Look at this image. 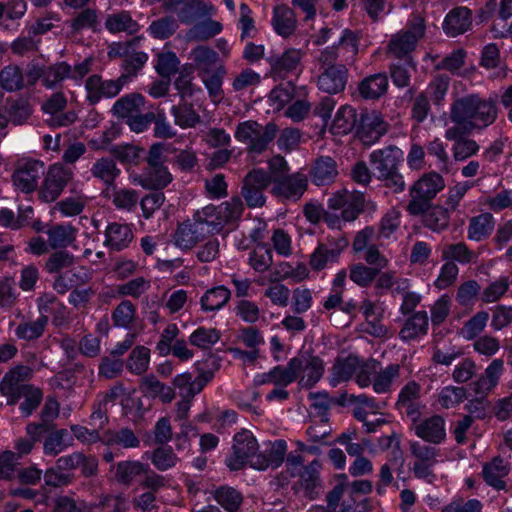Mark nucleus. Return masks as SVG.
Returning <instances> with one entry per match:
<instances>
[{
	"label": "nucleus",
	"mask_w": 512,
	"mask_h": 512,
	"mask_svg": "<svg viewBox=\"0 0 512 512\" xmlns=\"http://www.w3.org/2000/svg\"><path fill=\"white\" fill-rule=\"evenodd\" d=\"M496 97H482L471 93L457 98L450 108V120L454 126L445 131L446 139L471 134L492 125L498 117Z\"/></svg>",
	"instance_id": "obj_1"
},
{
	"label": "nucleus",
	"mask_w": 512,
	"mask_h": 512,
	"mask_svg": "<svg viewBox=\"0 0 512 512\" xmlns=\"http://www.w3.org/2000/svg\"><path fill=\"white\" fill-rule=\"evenodd\" d=\"M402 156L403 152L394 145L374 150L369 155L377 179L394 193H400L405 189L404 178L399 172Z\"/></svg>",
	"instance_id": "obj_2"
},
{
	"label": "nucleus",
	"mask_w": 512,
	"mask_h": 512,
	"mask_svg": "<svg viewBox=\"0 0 512 512\" xmlns=\"http://www.w3.org/2000/svg\"><path fill=\"white\" fill-rule=\"evenodd\" d=\"M445 188L444 178L437 172L423 174L409 188L410 201L407 212L412 216L423 215L431 207L432 200Z\"/></svg>",
	"instance_id": "obj_3"
},
{
	"label": "nucleus",
	"mask_w": 512,
	"mask_h": 512,
	"mask_svg": "<svg viewBox=\"0 0 512 512\" xmlns=\"http://www.w3.org/2000/svg\"><path fill=\"white\" fill-rule=\"evenodd\" d=\"M426 26L424 18L413 15L408 21L407 28L393 35L387 46V54L390 57L405 59L408 65L413 66L410 54L415 50L416 45L425 34Z\"/></svg>",
	"instance_id": "obj_4"
},
{
	"label": "nucleus",
	"mask_w": 512,
	"mask_h": 512,
	"mask_svg": "<svg viewBox=\"0 0 512 512\" xmlns=\"http://www.w3.org/2000/svg\"><path fill=\"white\" fill-rule=\"evenodd\" d=\"M243 209L242 200L234 197L219 206L208 205L197 211L194 216L204 225L207 234H213L219 232L227 223L240 218Z\"/></svg>",
	"instance_id": "obj_5"
},
{
	"label": "nucleus",
	"mask_w": 512,
	"mask_h": 512,
	"mask_svg": "<svg viewBox=\"0 0 512 512\" xmlns=\"http://www.w3.org/2000/svg\"><path fill=\"white\" fill-rule=\"evenodd\" d=\"M277 132L275 123L270 122L262 126L256 121L247 120L237 125L234 136L236 140L247 144L250 152L261 153L266 150Z\"/></svg>",
	"instance_id": "obj_6"
},
{
	"label": "nucleus",
	"mask_w": 512,
	"mask_h": 512,
	"mask_svg": "<svg viewBox=\"0 0 512 512\" xmlns=\"http://www.w3.org/2000/svg\"><path fill=\"white\" fill-rule=\"evenodd\" d=\"M44 179L38 188V198L45 202H54L73 179V170L63 163H54L44 171Z\"/></svg>",
	"instance_id": "obj_7"
},
{
	"label": "nucleus",
	"mask_w": 512,
	"mask_h": 512,
	"mask_svg": "<svg viewBox=\"0 0 512 512\" xmlns=\"http://www.w3.org/2000/svg\"><path fill=\"white\" fill-rule=\"evenodd\" d=\"M92 64L93 58L87 57L74 66L64 61L44 66L43 86L47 89H55L65 79L80 80L91 71Z\"/></svg>",
	"instance_id": "obj_8"
},
{
	"label": "nucleus",
	"mask_w": 512,
	"mask_h": 512,
	"mask_svg": "<svg viewBox=\"0 0 512 512\" xmlns=\"http://www.w3.org/2000/svg\"><path fill=\"white\" fill-rule=\"evenodd\" d=\"M127 83L128 75H120L116 79H104L99 74L90 75L85 80L86 101L90 105H96L102 99L114 98Z\"/></svg>",
	"instance_id": "obj_9"
},
{
	"label": "nucleus",
	"mask_w": 512,
	"mask_h": 512,
	"mask_svg": "<svg viewBox=\"0 0 512 512\" xmlns=\"http://www.w3.org/2000/svg\"><path fill=\"white\" fill-rule=\"evenodd\" d=\"M259 445L249 430L243 429L233 438L232 454L227 458V466L231 470H240L256 456Z\"/></svg>",
	"instance_id": "obj_10"
},
{
	"label": "nucleus",
	"mask_w": 512,
	"mask_h": 512,
	"mask_svg": "<svg viewBox=\"0 0 512 512\" xmlns=\"http://www.w3.org/2000/svg\"><path fill=\"white\" fill-rule=\"evenodd\" d=\"M45 164L37 159H24L18 162L13 174L14 186L23 193H31L40 186L39 180L44 175Z\"/></svg>",
	"instance_id": "obj_11"
},
{
	"label": "nucleus",
	"mask_w": 512,
	"mask_h": 512,
	"mask_svg": "<svg viewBox=\"0 0 512 512\" xmlns=\"http://www.w3.org/2000/svg\"><path fill=\"white\" fill-rule=\"evenodd\" d=\"M389 124L377 111H365L360 114L356 126V135L367 146L376 143L388 131Z\"/></svg>",
	"instance_id": "obj_12"
},
{
	"label": "nucleus",
	"mask_w": 512,
	"mask_h": 512,
	"mask_svg": "<svg viewBox=\"0 0 512 512\" xmlns=\"http://www.w3.org/2000/svg\"><path fill=\"white\" fill-rule=\"evenodd\" d=\"M270 183V177L262 169H253L244 177L241 193L248 207L255 208L264 205L263 192Z\"/></svg>",
	"instance_id": "obj_13"
},
{
	"label": "nucleus",
	"mask_w": 512,
	"mask_h": 512,
	"mask_svg": "<svg viewBox=\"0 0 512 512\" xmlns=\"http://www.w3.org/2000/svg\"><path fill=\"white\" fill-rule=\"evenodd\" d=\"M409 447L411 455L415 458L412 467L414 476L419 479L433 477V467L437 463L439 449L419 441H411Z\"/></svg>",
	"instance_id": "obj_14"
},
{
	"label": "nucleus",
	"mask_w": 512,
	"mask_h": 512,
	"mask_svg": "<svg viewBox=\"0 0 512 512\" xmlns=\"http://www.w3.org/2000/svg\"><path fill=\"white\" fill-rule=\"evenodd\" d=\"M31 375L32 370L23 365L16 366L5 374L0 383V392L7 397L8 404H16L19 401V394L32 386L26 383Z\"/></svg>",
	"instance_id": "obj_15"
},
{
	"label": "nucleus",
	"mask_w": 512,
	"mask_h": 512,
	"mask_svg": "<svg viewBox=\"0 0 512 512\" xmlns=\"http://www.w3.org/2000/svg\"><path fill=\"white\" fill-rule=\"evenodd\" d=\"M67 98L61 91L50 95L42 105V110L51 115L48 120L53 127H67L77 120V113L73 110L62 112L67 106Z\"/></svg>",
	"instance_id": "obj_16"
},
{
	"label": "nucleus",
	"mask_w": 512,
	"mask_h": 512,
	"mask_svg": "<svg viewBox=\"0 0 512 512\" xmlns=\"http://www.w3.org/2000/svg\"><path fill=\"white\" fill-rule=\"evenodd\" d=\"M411 429L417 437L430 444L438 445L446 438V422L440 415L419 419Z\"/></svg>",
	"instance_id": "obj_17"
},
{
	"label": "nucleus",
	"mask_w": 512,
	"mask_h": 512,
	"mask_svg": "<svg viewBox=\"0 0 512 512\" xmlns=\"http://www.w3.org/2000/svg\"><path fill=\"white\" fill-rule=\"evenodd\" d=\"M348 241L339 237L337 240L328 238L325 243H320L310 257V266L314 270H322L327 263L337 261L339 255Z\"/></svg>",
	"instance_id": "obj_18"
},
{
	"label": "nucleus",
	"mask_w": 512,
	"mask_h": 512,
	"mask_svg": "<svg viewBox=\"0 0 512 512\" xmlns=\"http://www.w3.org/2000/svg\"><path fill=\"white\" fill-rule=\"evenodd\" d=\"M297 362L296 377L300 378L299 383L306 388L313 387L323 376L324 364L318 357L300 356L294 357Z\"/></svg>",
	"instance_id": "obj_19"
},
{
	"label": "nucleus",
	"mask_w": 512,
	"mask_h": 512,
	"mask_svg": "<svg viewBox=\"0 0 512 512\" xmlns=\"http://www.w3.org/2000/svg\"><path fill=\"white\" fill-rule=\"evenodd\" d=\"M287 450V444L284 440H276L269 443V446L262 452H259L250 461V466L257 470H266L268 468H278L284 461Z\"/></svg>",
	"instance_id": "obj_20"
},
{
	"label": "nucleus",
	"mask_w": 512,
	"mask_h": 512,
	"mask_svg": "<svg viewBox=\"0 0 512 512\" xmlns=\"http://www.w3.org/2000/svg\"><path fill=\"white\" fill-rule=\"evenodd\" d=\"M304 52L301 49L289 48L281 55L269 59L271 73L279 78H286L299 68Z\"/></svg>",
	"instance_id": "obj_21"
},
{
	"label": "nucleus",
	"mask_w": 512,
	"mask_h": 512,
	"mask_svg": "<svg viewBox=\"0 0 512 512\" xmlns=\"http://www.w3.org/2000/svg\"><path fill=\"white\" fill-rule=\"evenodd\" d=\"M206 235L204 225L193 216V220H187L178 225L173 239L177 247L191 249Z\"/></svg>",
	"instance_id": "obj_22"
},
{
	"label": "nucleus",
	"mask_w": 512,
	"mask_h": 512,
	"mask_svg": "<svg viewBox=\"0 0 512 512\" xmlns=\"http://www.w3.org/2000/svg\"><path fill=\"white\" fill-rule=\"evenodd\" d=\"M510 472V464L500 456L492 458L491 461L483 464L482 476L487 485L496 490H506L505 478Z\"/></svg>",
	"instance_id": "obj_23"
},
{
	"label": "nucleus",
	"mask_w": 512,
	"mask_h": 512,
	"mask_svg": "<svg viewBox=\"0 0 512 512\" xmlns=\"http://www.w3.org/2000/svg\"><path fill=\"white\" fill-rule=\"evenodd\" d=\"M348 70L345 65L325 67L318 77V87L323 92L337 94L345 89Z\"/></svg>",
	"instance_id": "obj_24"
},
{
	"label": "nucleus",
	"mask_w": 512,
	"mask_h": 512,
	"mask_svg": "<svg viewBox=\"0 0 512 512\" xmlns=\"http://www.w3.org/2000/svg\"><path fill=\"white\" fill-rule=\"evenodd\" d=\"M308 179L303 173L297 172L290 176H285L275 183L272 193L276 196H282L287 199H299L307 190Z\"/></svg>",
	"instance_id": "obj_25"
},
{
	"label": "nucleus",
	"mask_w": 512,
	"mask_h": 512,
	"mask_svg": "<svg viewBox=\"0 0 512 512\" xmlns=\"http://www.w3.org/2000/svg\"><path fill=\"white\" fill-rule=\"evenodd\" d=\"M338 175L336 161L330 156H319L311 164L309 176L317 186L331 184Z\"/></svg>",
	"instance_id": "obj_26"
},
{
	"label": "nucleus",
	"mask_w": 512,
	"mask_h": 512,
	"mask_svg": "<svg viewBox=\"0 0 512 512\" xmlns=\"http://www.w3.org/2000/svg\"><path fill=\"white\" fill-rule=\"evenodd\" d=\"M472 25V12L467 7L453 8L445 17L443 30L450 37H456L468 31Z\"/></svg>",
	"instance_id": "obj_27"
},
{
	"label": "nucleus",
	"mask_w": 512,
	"mask_h": 512,
	"mask_svg": "<svg viewBox=\"0 0 512 512\" xmlns=\"http://www.w3.org/2000/svg\"><path fill=\"white\" fill-rule=\"evenodd\" d=\"M104 246L111 251H122L132 242L134 235L129 225L112 222L105 229Z\"/></svg>",
	"instance_id": "obj_28"
},
{
	"label": "nucleus",
	"mask_w": 512,
	"mask_h": 512,
	"mask_svg": "<svg viewBox=\"0 0 512 512\" xmlns=\"http://www.w3.org/2000/svg\"><path fill=\"white\" fill-rule=\"evenodd\" d=\"M388 85L386 73H376L359 82L358 92L365 100H378L387 93Z\"/></svg>",
	"instance_id": "obj_29"
},
{
	"label": "nucleus",
	"mask_w": 512,
	"mask_h": 512,
	"mask_svg": "<svg viewBox=\"0 0 512 512\" xmlns=\"http://www.w3.org/2000/svg\"><path fill=\"white\" fill-rule=\"evenodd\" d=\"M319 468V461L314 460L309 465L303 467V471L298 474L300 477L299 487L303 491L304 496L309 499H315L322 489Z\"/></svg>",
	"instance_id": "obj_30"
},
{
	"label": "nucleus",
	"mask_w": 512,
	"mask_h": 512,
	"mask_svg": "<svg viewBox=\"0 0 512 512\" xmlns=\"http://www.w3.org/2000/svg\"><path fill=\"white\" fill-rule=\"evenodd\" d=\"M429 326L428 315L426 311L414 312L403 324L399 331V338L403 341L416 340L427 334Z\"/></svg>",
	"instance_id": "obj_31"
},
{
	"label": "nucleus",
	"mask_w": 512,
	"mask_h": 512,
	"mask_svg": "<svg viewBox=\"0 0 512 512\" xmlns=\"http://www.w3.org/2000/svg\"><path fill=\"white\" fill-rule=\"evenodd\" d=\"M114 471V479L117 483L130 486L132 482L143 473H146L148 466L136 460H124L111 466Z\"/></svg>",
	"instance_id": "obj_32"
},
{
	"label": "nucleus",
	"mask_w": 512,
	"mask_h": 512,
	"mask_svg": "<svg viewBox=\"0 0 512 512\" xmlns=\"http://www.w3.org/2000/svg\"><path fill=\"white\" fill-rule=\"evenodd\" d=\"M272 26L275 32L283 38L291 36L297 27L296 14L287 5H279L274 8Z\"/></svg>",
	"instance_id": "obj_33"
},
{
	"label": "nucleus",
	"mask_w": 512,
	"mask_h": 512,
	"mask_svg": "<svg viewBox=\"0 0 512 512\" xmlns=\"http://www.w3.org/2000/svg\"><path fill=\"white\" fill-rule=\"evenodd\" d=\"M143 188L160 190L172 181V175L165 165L146 167L144 172L135 178Z\"/></svg>",
	"instance_id": "obj_34"
},
{
	"label": "nucleus",
	"mask_w": 512,
	"mask_h": 512,
	"mask_svg": "<svg viewBox=\"0 0 512 512\" xmlns=\"http://www.w3.org/2000/svg\"><path fill=\"white\" fill-rule=\"evenodd\" d=\"M504 371V361L500 358L492 360L485 368L483 374L474 383L477 394H485L492 391L497 385Z\"/></svg>",
	"instance_id": "obj_35"
},
{
	"label": "nucleus",
	"mask_w": 512,
	"mask_h": 512,
	"mask_svg": "<svg viewBox=\"0 0 512 512\" xmlns=\"http://www.w3.org/2000/svg\"><path fill=\"white\" fill-rule=\"evenodd\" d=\"M103 444L106 446H119L124 449H134L140 446V439L131 428L121 427L104 431Z\"/></svg>",
	"instance_id": "obj_36"
},
{
	"label": "nucleus",
	"mask_w": 512,
	"mask_h": 512,
	"mask_svg": "<svg viewBox=\"0 0 512 512\" xmlns=\"http://www.w3.org/2000/svg\"><path fill=\"white\" fill-rule=\"evenodd\" d=\"M495 219L491 213H481L470 218L467 227V238L480 242L487 239L493 232Z\"/></svg>",
	"instance_id": "obj_37"
},
{
	"label": "nucleus",
	"mask_w": 512,
	"mask_h": 512,
	"mask_svg": "<svg viewBox=\"0 0 512 512\" xmlns=\"http://www.w3.org/2000/svg\"><path fill=\"white\" fill-rule=\"evenodd\" d=\"M105 28L113 34L124 32L128 35H134L140 30V25L132 18L130 12L120 11L107 15Z\"/></svg>",
	"instance_id": "obj_38"
},
{
	"label": "nucleus",
	"mask_w": 512,
	"mask_h": 512,
	"mask_svg": "<svg viewBox=\"0 0 512 512\" xmlns=\"http://www.w3.org/2000/svg\"><path fill=\"white\" fill-rule=\"evenodd\" d=\"M46 234L52 249H63L75 242L77 229L71 224H55L46 231Z\"/></svg>",
	"instance_id": "obj_39"
},
{
	"label": "nucleus",
	"mask_w": 512,
	"mask_h": 512,
	"mask_svg": "<svg viewBox=\"0 0 512 512\" xmlns=\"http://www.w3.org/2000/svg\"><path fill=\"white\" fill-rule=\"evenodd\" d=\"M215 9L209 2L202 0H184L182 6L178 10V19L181 23L190 24L196 18L211 15Z\"/></svg>",
	"instance_id": "obj_40"
},
{
	"label": "nucleus",
	"mask_w": 512,
	"mask_h": 512,
	"mask_svg": "<svg viewBox=\"0 0 512 512\" xmlns=\"http://www.w3.org/2000/svg\"><path fill=\"white\" fill-rule=\"evenodd\" d=\"M145 99L139 93H130L119 98L112 106V113L119 118H129L140 112Z\"/></svg>",
	"instance_id": "obj_41"
},
{
	"label": "nucleus",
	"mask_w": 512,
	"mask_h": 512,
	"mask_svg": "<svg viewBox=\"0 0 512 512\" xmlns=\"http://www.w3.org/2000/svg\"><path fill=\"white\" fill-rule=\"evenodd\" d=\"M190 59L193 61V66L200 76L213 72L218 60V54L208 46L199 45L191 51Z\"/></svg>",
	"instance_id": "obj_42"
},
{
	"label": "nucleus",
	"mask_w": 512,
	"mask_h": 512,
	"mask_svg": "<svg viewBox=\"0 0 512 512\" xmlns=\"http://www.w3.org/2000/svg\"><path fill=\"white\" fill-rule=\"evenodd\" d=\"M90 172L94 178L102 181L108 187L114 186L115 180L121 173L116 162L109 157L97 159L91 166Z\"/></svg>",
	"instance_id": "obj_43"
},
{
	"label": "nucleus",
	"mask_w": 512,
	"mask_h": 512,
	"mask_svg": "<svg viewBox=\"0 0 512 512\" xmlns=\"http://www.w3.org/2000/svg\"><path fill=\"white\" fill-rule=\"evenodd\" d=\"M401 367L397 363L388 365L385 368L380 366L373 378V390L378 394L389 393L395 380L400 377Z\"/></svg>",
	"instance_id": "obj_44"
},
{
	"label": "nucleus",
	"mask_w": 512,
	"mask_h": 512,
	"mask_svg": "<svg viewBox=\"0 0 512 512\" xmlns=\"http://www.w3.org/2000/svg\"><path fill=\"white\" fill-rule=\"evenodd\" d=\"M171 114L175 124L182 129L195 128L201 123V116L188 102L172 106Z\"/></svg>",
	"instance_id": "obj_45"
},
{
	"label": "nucleus",
	"mask_w": 512,
	"mask_h": 512,
	"mask_svg": "<svg viewBox=\"0 0 512 512\" xmlns=\"http://www.w3.org/2000/svg\"><path fill=\"white\" fill-rule=\"evenodd\" d=\"M359 367V358L349 355L345 359L338 360L331 371L330 385L335 387L339 383L348 381Z\"/></svg>",
	"instance_id": "obj_46"
},
{
	"label": "nucleus",
	"mask_w": 512,
	"mask_h": 512,
	"mask_svg": "<svg viewBox=\"0 0 512 512\" xmlns=\"http://www.w3.org/2000/svg\"><path fill=\"white\" fill-rule=\"evenodd\" d=\"M356 111L351 106H342L336 112L331 131L335 135L348 134L357 126Z\"/></svg>",
	"instance_id": "obj_47"
},
{
	"label": "nucleus",
	"mask_w": 512,
	"mask_h": 512,
	"mask_svg": "<svg viewBox=\"0 0 512 512\" xmlns=\"http://www.w3.org/2000/svg\"><path fill=\"white\" fill-rule=\"evenodd\" d=\"M231 292L225 286H217L207 290L200 299L204 311L220 310L229 301Z\"/></svg>",
	"instance_id": "obj_48"
},
{
	"label": "nucleus",
	"mask_w": 512,
	"mask_h": 512,
	"mask_svg": "<svg viewBox=\"0 0 512 512\" xmlns=\"http://www.w3.org/2000/svg\"><path fill=\"white\" fill-rule=\"evenodd\" d=\"M0 87L7 92L20 91L25 87L24 75L21 68L9 64L0 70Z\"/></svg>",
	"instance_id": "obj_49"
},
{
	"label": "nucleus",
	"mask_w": 512,
	"mask_h": 512,
	"mask_svg": "<svg viewBox=\"0 0 512 512\" xmlns=\"http://www.w3.org/2000/svg\"><path fill=\"white\" fill-rule=\"evenodd\" d=\"M48 325V318L38 317L36 320H25L15 329L17 338L25 341H33L43 336Z\"/></svg>",
	"instance_id": "obj_50"
},
{
	"label": "nucleus",
	"mask_w": 512,
	"mask_h": 512,
	"mask_svg": "<svg viewBox=\"0 0 512 512\" xmlns=\"http://www.w3.org/2000/svg\"><path fill=\"white\" fill-rule=\"evenodd\" d=\"M424 216V226L434 232H441L449 226L450 214L449 208L431 204Z\"/></svg>",
	"instance_id": "obj_51"
},
{
	"label": "nucleus",
	"mask_w": 512,
	"mask_h": 512,
	"mask_svg": "<svg viewBox=\"0 0 512 512\" xmlns=\"http://www.w3.org/2000/svg\"><path fill=\"white\" fill-rule=\"evenodd\" d=\"M466 398L467 389L465 387L448 385L439 391L437 403L443 409H452L464 402Z\"/></svg>",
	"instance_id": "obj_52"
},
{
	"label": "nucleus",
	"mask_w": 512,
	"mask_h": 512,
	"mask_svg": "<svg viewBox=\"0 0 512 512\" xmlns=\"http://www.w3.org/2000/svg\"><path fill=\"white\" fill-rule=\"evenodd\" d=\"M214 499L227 512H237L243 502L242 494L229 486H221L215 490Z\"/></svg>",
	"instance_id": "obj_53"
},
{
	"label": "nucleus",
	"mask_w": 512,
	"mask_h": 512,
	"mask_svg": "<svg viewBox=\"0 0 512 512\" xmlns=\"http://www.w3.org/2000/svg\"><path fill=\"white\" fill-rule=\"evenodd\" d=\"M178 27L177 19L172 15H168L152 21L147 30L153 38L165 40L171 37Z\"/></svg>",
	"instance_id": "obj_54"
},
{
	"label": "nucleus",
	"mask_w": 512,
	"mask_h": 512,
	"mask_svg": "<svg viewBox=\"0 0 512 512\" xmlns=\"http://www.w3.org/2000/svg\"><path fill=\"white\" fill-rule=\"evenodd\" d=\"M477 257V254L470 250L463 242L449 244L442 251V258L444 260L457 261L460 264L475 263Z\"/></svg>",
	"instance_id": "obj_55"
},
{
	"label": "nucleus",
	"mask_w": 512,
	"mask_h": 512,
	"mask_svg": "<svg viewBox=\"0 0 512 512\" xmlns=\"http://www.w3.org/2000/svg\"><path fill=\"white\" fill-rule=\"evenodd\" d=\"M449 86L450 77L447 75L438 74L433 77L426 90L422 92L426 93L428 98H431L435 106H442L445 101Z\"/></svg>",
	"instance_id": "obj_56"
},
{
	"label": "nucleus",
	"mask_w": 512,
	"mask_h": 512,
	"mask_svg": "<svg viewBox=\"0 0 512 512\" xmlns=\"http://www.w3.org/2000/svg\"><path fill=\"white\" fill-rule=\"evenodd\" d=\"M222 31V24L213 19H206L195 24L187 33L192 41H206Z\"/></svg>",
	"instance_id": "obj_57"
},
{
	"label": "nucleus",
	"mask_w": 512,
	"mask_h": 512,
	"mask_svg": "<svg viewBox=\"0 0 512 512\" xmlns=\"http://www.w3.org/2000/svg\"><path fill=\"white\" fill-rule=\"evenodd\" d=\"M111 199L117 209L131 212L138 204L139 193L134 189L113 186Z\"/></svg>",
	"instance_id": "obj_58"
},
{
	"label": "nucleus",
	"mask_w": 512,
	"mask_h": 512,
	"mask_svg": "<svg viewBox=\"0 0 512 512\" xmlns=\"http://www.w3.org/2000/svg\"><path fill=\"white\" fill-rule=\"evenodd\" d=\"M220 337V331L216 328L198 327L189 336V342L199 349L207 350L217 343Z\"/></svg>",
	"instance_id": "obj_59"
},
{
	"label": "nucleus",
	"mask_w": 512,
	"mask_h": 512,
	"mask_svg": "<svg viewBox=\"0 0 512 512\" xmlns=\"http://www.w3.org/2000/svg\"><path fill=\"white\" fill-rule=\"evenodd\" d=\"M180 60L172 51H163L157 54L155 70L161 78H168L179 70Z\"/></svg>",
	"instance_id": "obj_60"
},
{
	"label": "nucleus",
	"mask_w": 512,
	"mask_h": 512,
	"mask_svg": "<svg viewBox=\"0 0 512 512\" xmlns=\"http://www.w3.org/2000/svg\"><path fill=\"white\" fill-rule=\"evenodd\" d=\"M340 57L348 62L353 60L358 53L359 38L351 30H344L337 45H335Z\"/></svg>",
	"instance_id": "obj_61"
},
{
	"label": "nucleus",
	"mask_w": 512,
	"mask_h": 512,
	"mask_svg": "<svg viewBox=\"0 0 512 512\" xmlns=\"http://www.w3.org/2000/svg\"><path fill=\"white\" fill-rule=\"evenodd\" d=\"M150 362V350L145 346H137L130 353L127 360V369L136 374H144Z\"/></svg>",
	"instance_id": "obj_62"
},
{
	"label": "nucleus",
	"mask_w": 512,
	"mask_h": 512,
	"mask_svg": "<svg viewBox=\"0 0 512 512\" xmlns=\"http://www.w3.org/2000/svg\"><path fill=\"white\" fill-rule=\"evenodd\" d=\"M150 460L157 470L166 471L175 467L179 459L171 447L161 445L152 451Z\"/></svg>",
	"instance_id": "obj_63"
},
{
	"label": "nucleus",
	"mask_w": 512,
	"mask_h": 512,
	"mask_svg": "<svg viewBox=\"0 0 512 512\" xmlns=\"http://www.w3.org/2000/svg\"><path fill=\"white\" fill-rule=\"evenodd\" d=\"M489 319V314L486 311H479L465 322L461 329V334L466 340H473L477 338L485 329Z\"/></svg>",
	"instance_id": "obj_64"
}]
</instances>
